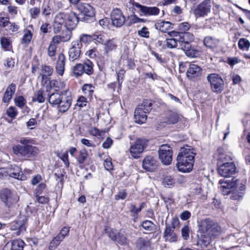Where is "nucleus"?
<instances>
[{"mask_svg": "<svg viewBox=\"0 0 250 250\" xmlns=\"http://www.w3.org/2000/svg\"><path fill=\"white\" fill-rule=\"evenodd\" d=\"M79 22L78 18L75 13L72 11L66 10L58 13L54 19L53 24L54 32L55 34L60 33L64 24V27H68L74 29Z\"/></svg>", "mask_w": 250, "mask_h": 250, "instance_id": "nucleus-1", "label": "nucleus"}, {"mask_svg": "<svg viewBox=\"0 0 250 250\" xmlns=\"http://www.w3.org/2000/svg\"><path fill=\"white\" fill-rule=\"evenodd\" d=\"M48 96L49 103L52 105H57L59 111L61 112L66 111L71 105V94L68 90L62 92L56 91L48 95Z\"/></svg>", "mask_w": 250, "mask_h": 250, "instance_id": "nucleus-2", "label": "nucleus"}, {"mask_svg": "<svg viewBox=\"0 0 250 250\" xmlns=\"http://www.w3.org/2000/svg\"><path fill=\"white\" fill-rule=\"evenodd\" d=\"M13 151L15 154L23 157L24 160L33 158L39 153V148L31 145L15 146L13 147Z\"/></svg>", "mask_w": 250, "mask_h": 250, "instance_id": "nucleus-3", "label": "nucleus"}, {"mask_svg": "<svg viewBox=\"0 0 250 250\" xmlns=\"http://www.w3.org/2000/svg\"><path fill=\"white\" fill-rule=\"evenodd\" d=\"M202 231H205L207 234L211 237H215L221 233L220 226L209 219H205L201 222L199 226Z\"/></svg>", "mask_w": 250, "mask_h": 250, "instance_id": "nucleus-4", "label": "nucleus"}, {"mask_svg": "<svg viewBox=\"0 0 250 250\" xmlns=\"http://www.w3.org/2000/svg\"><path fill=\"white\" fill-rule=\"evenodd\" d=\"M0 199L5 206L10 208L15 205L19 200L18 195L7 188L0 191Z\"/></svg>", "mask_w": 250, "mask_h": 250, "instance_id": "nucleus-5", "label": "nucleus"}, {"mask_svg": "<svg viewBox=\"0 0 250 250\" xmlns=\"http://www.w3.org/2000/svg\"><path fill=\"white\" fill-rule=\"evenodd\" d=\"M207 80L210 84L212 90L217 93H220L224 89V83L221 77L215 73L208 74Z\"/></svg>", "mask_w": 250, "mask_h": 250, "instance_id": "nucleus-6", "label": "nucleus"}, {"mask_svg": "<svg viewBox=\"0 0 250 250\" xmlns=\"http://www.w3.org/2000/svg\"><path fill=\"white\" fill-rule=\"evenodd\" d=\"M147 142L145 139L140 138L131 144L129 148L131 156L135 159L139 158L146 148Z\"/></svg>", "mask_w": 250, "mask_h": 250, "instance_id": "nucleus-7", "label": "nucleus"}, {"mask_svg": "<svg viewBox=\"0 0 250 250\" xmlns=\"http://www.w3.org/2000/svg\"><path fill=\"white\" fill-rule=\"evenodd\" d=\"M159 158L164 165H169L172 160V148L167 145L160 146L159 150Z\"/></svg>", "mask_w": 250, "mask_h": 250, "instance_id": "nucleus-8", "label": "nucleus"}, {"mask_svg": "<svg viewBox=\"0 0 250 250\" xmlns=\"http://www.w3.org/2000/svg\"><path fill=\"white\" fill-rule=\"evenodd\" d=\"M177 163L176 164L178 169L183 172H188L193 168L194 160L193 157L189 156L188 159L182 157L177 158Z\"/></svg>", "mask_w": 250, "mask_h": 250, "instance_id": "nucleus-9", "label": "nucleus"}, {"mask_svg": "<svg viewBox=\"0 0 250 250\" xmlns=\"http://www.w3.org/2000/svg\"><path fill=\"white\" fill-rule=\"evenodd\" d=\"M211 7L210 0H205L194 9L193 12L196 18L203 17L210 12Z\"/></svg>", "mask_w": 250, "mask_h": 250, "instance_id": "nucleus-10", "label": "nucleus"}, {"mask_svg": "<svg viewBox=\"0 0 250 250\" xmlns=\"http://www.w3.org/2000/svg\"><path fill=\"white\" fill-rule=\"evenodd\" d=\"M112 24L113 26L119 28L125 23V18L119 9H113L110 14Z\"/></svg>", "mask_w": 250, "mask_h": 250, "instance_id": "nucleus-11", "label": "nucleus"}, {"mask_svg": "<svg viewBox=\"0 0 250 250\" xmlns=\"http://www.w3.org/2000/svg\"><path fill=\"white\" fill-rule=\"evenodd\" d=\"M218 166V173L223 177H230L236 172V168L234 163H222Z\"/></svg>", "mask_w": 250, "mask_h": 250, "instance_id": "nucleus-12", "label": "nucleus"}, {"mask_svg": "<svg viewBox=\"0 0 250 250\" xmlns=\"http://www.w3.org/2000/svg\"><path fill=\"white\" fill-rule=\"evenodd\" d=\"M159 165V163L156 158L151 155L146 156L142 162L143 168L149 172L155 171Z\"/></svg>", "mask_w": 250, "mask_h": 250, "instance_id": "nucleus-13", "label": "nucleus"}, {"mask_svg": "<svg viewBox=\"0 0 250 250\" xmlns=\"http://www.w3.org/2000/svg\"><path fill=\"white\" fill-rule=\"evenodd\" d=\"M177 220H174L170 225H166L165 231L164 233V237L166 240L170 242H175L177 241V235L174 232L175 224L177 223Z\"/></svg>", "mask_w": 250, "mask_h": 250, "instance_id": "nucleus-14", "label": "nucleus"}, {"mask_svg": "<svg viewBox=\"0 0 250 250\" xmlns=\"http://www.w3.org/2000/svg\"><path fill=\"white\" fill-rule=\"evenodd\" d=\"M133 5L137 8L139 12H141L140 16H155L158 15L160 11L159 8L156 7H147L136 2L134 3Z\"/></svg>", "mask_w": 250, "mask_h": 250, "instance_id": "nucleus-15", "label": "nucleus"}, {"mask_svg": "<svg viewBox=\"0 0 250 250\" xmlns=\"http://www.w3.org/2000/svg\"><path fill=\"white\" fill-rule=\"evenodd\" d=\"M108 236L121 245H126L129 243L127 238L121 231L118 232L115 229L111 230L108 233Z\"/></svg>", "mask_w": 250, "mask_h": 250, "instance_id": "nucleus-16", "label": "nucleus"}, {"mask_svg": "<svg viewBox=\"0 0 250 250\" xmlns=\"http://www.w3.org/2000/svg\"><path fill=\"white\" fill-rule=\"evenodd\" d=\"M187 77L194 81L199 78L202 75L201 68L195 64H190L186 73Z\"/></svg>", "mask_w": 250, "mask_h": 250, "instance_id": "nucleus-17", "label": "nucleus"}, {"mask_svg": "<svg viewBox=\"0 0 250 250\" xmlns=\"http://www.w3.org/2000/svg\"><path fill=\"white\" fill-rule=\"evenodd\" d=\"M81 43L78 41L72 43V45L68 51L69 61L74 62L79 58L81 53Z\"/></svg>", "mask_w": 250, "mask_h": 250, "instance_id": "nucleus-18", "label": "nucleus"}, {"mask_svg": "<svg viewBox=\"0 0 250 250\" xmlns=\"http://www.w3.org/2000/svg\"><path fill=\"white\" fill-rule=\"evenodd\" d=\"M197 236V244L202 247H207L210 243V236L205 231H202L200 226Z\"/></svg>", "mask_w": 250, "mask_h": 250, "instance_id": "nucleus-19", "label": "nucleus"}, {"mask_svg": "<svg viewBox=\"0 0 250 250\" xmlns=\"http://www.w3.org/2000/svg\"><path fill=\"white\" fill-rule=\"evenodd\" d=\"M247 184V180L246 179H243L242 180L237 179L235 180L233 183L232 185L233 187L240 191V194L236 196H233L231 197V198L233 200H240L242 197V195L244 194V191L246 188V185Z\"/></svg>", "mask_w": 250, "mask_h": 250, "instance_id": "nucleus-20", "label": "nucleus"}, {"mask_svg": "<svg viewBox=\"0 0 250 250\" xmlns=\"http://www.w3.org/2000/svg\"><path fill=\"white\" fill-rule=\"evenodd\" d=\"M216 155L217 159V165H220L222 163H234L232 162V157L230 154H227L224 152L222 148H219L217 150Z\"/></svg>", "mask_w": 250, "mask_h": 250, "instance_id": "nucleus-21", "label": "nucleus"}, {"mask_svg": "<svg viewBox=\"0 0 250 250\" xmlns=\"http://www.w3.org/2000/svg\"><path fill=\"white\" fill-rule=\"evenodd\" d=\"M65 62L66 59L65 55L63 53L59 54L58 57L55 69L57 74L60 76H62L63 75Z\"/></svg>", "mask_w": 250, "mask_h": 250, "instance_id": "nucleus-22", "label": "nucleus"}, {"mask_svg": "<svg viewBox=\"0 0 250 250\" xmlns=\"http://www.w3.org/2000/svg\"><path fill=\"white\" fill-rule=\"evenodd\" d=\"M78 9L81 13L85 16L93 17L95 16V10L89 4L85 3L80 4L78 6Z\"/></svg>", "mask_w": 250, "mask_h": 250, "instance_id": "nucleus-23", "label": "nucleus"}, {"mask_svg": "<svg viewBox=\"0 0 250 250\" xmlns=\"http://www.w3.org/2000/svg\"><path fill=\"white\" fill-rule=\"evenodd\" d=\"M7 172L9 176L18 180H25L26 178L21 172V168L18 166L9 168Z\"/></svg>", "mask_w": 250, "mask_h": 250, "instance_id": "nucleus-24", "label": "nucleus"}, {"mask_svg": "<svg viewBox=\"0 0 250 250\" xmlns=\"http://www.w3.org/2000/svg\"><path fill=\"white\" fill-rule=\"evenodd\" d=\"M137 250H150V241L147 238H138L135 243Z\"/></svg>", "mask_w": 250, "mask_h": 250, "instance_id": "nucleus-25", "label": "nucleus"}, {"mask_svg": "<svg viewBox=\"0 0 250 250\" xmlns=\"http://www.w3.org/2000/svg\"><path fill=\"white\" fill-rule=\"evenodd\" d=\"M189 37L190 40L192 41L194 39V37L192 35L189 33H185L183 36V38H180L179 40V43L180 44V48L183 50L185 54L186 52L190 48L191 45L190 43L186 41V37Z\"/></svg>", "mask_w": 250, "mask_h": 250, "instance_id": "nucleus-26", "label": "nucleus"}, {"mask_svg": "<svg viewBox=\"0 0 250 250\" xmlns=\"http://www.w3.org/2000/svg\"><path fill=\"white\" fill-rule=\"evenodd\" d=\"M146 112L142 110L141 108H136L134 111V119L136 123L142 124L147 119Z\"/></svg>", "mask_w": 250, "mask_h": 250, "instance_id": "nucleus-27", "label": "nucleus"}, {"mask_svg": "<svg viewBox=\"0 0 250 250\" xmlns=\"http://www.w3.org/2000/svg\"><path fill=\"white\" fill-rule=\"evenodd\" d=\"M196 155V152L191 146H186L181 148L177 157H184L188 159L189 156L194 158Z\"/></svg>", "mask_w": 250, "mask_h": 250, "instance_id": "nucleus-28", "label": "nucleus"}, {"mask_svg": "<svg viewBox=\"0 0 250 250\" xmlns=\"http://www.w3.org/2000/svg\"><path fill=\"white\" fill-rule=\"evenodd\" d=\"M16 84L12 83L7 87L5 92H4L2 102L5 103H8L11 99L12 96L14 94L16 90Z\"/></svg>", "mask_w": 250, "mask_h": 250, "instance_id": "nucleus-29", "label": "nucleus"}, {"mask_svg": "<svg viewBox=\"0 0 250 250\" xmlns=\"http://www.w3.org/2000/svg\"><path fill=\"white\" fill-rule=\"evenodd\" d=\"M10 228L13 230H17L15 232L17 236L20 235L21 232L25 229L23 222L20 220L12 222L10 224Z\"/></svg>", "mask_w": 250, "mask_h": 250, "instance_id": "nucleus-30", "label": "nucleus"}, {"mask_svg": "<svg viewBox=\"0 0 250 250\" xmlns=\"http://www.w3.org/2000/svg\"><path fill=\"white\" fill-rule=\"evenodd\" d=\"M173 24L169 21H161L157 22L155 26L157 30L162 32H167L168 30L173 28Z\"/></svg>", "mask_w": 250, "mask_h": 250, "instance_id": "nucleus-31", "label": "nucleus"}, {"mask_svg": "<svg viewBox=\"0 0 250 250\" xmlns=\"http://www.w3.org/2000/svg\"><path fill=\"white\" fill-rule=\"evenodd\" d=\"M219 41L211 36L206 37L204 39V45L208 48H214L216 47Z\"/></svg>", "mask_w": 250, "mask_h": 250, "instance_id": "nucleus-32", "label": "nucleus"}, {"mask_svg": "<svg viewBox=\"0 0 250 250\" xmlns=\"http://www.w3.org/2000/svg\"><path fill=\"white\" fill-rule=\"evenodd\" d=\"M141 226L146 231H147L149 233L155 232L157 229L155 224H154L152 222L148 220L143 221Z\"/></svg>", "mask_w": 250, "mask_h": 250, "instance_id": "nucleus-33", "label": "nucleus"}, {"mask_svg": "<svg viewBox=\"0 0 250 250\" xmlns=\"http://www.w3.org/2000/svg\"><path fill=\"white\" fill-rule=\"evenodd\" d=\"M64 28L61 35L60 36L62 38L63 42H66L70 40L72 37V31L74 29H71L68 27H65Z\"/></svg>", "mask_w": 250, "mask_h": 250, "instance_id": "nucleus-34", "label": "nucleus"}, {"mask_svg": "<svg viewBox=\"0 0 250 250\" xmlns=\"http://www.w3.org/2000/svg\"><path fill=\"white\" fill-rule=\"evenodd\" d=\"M84 72L88 75H90L93 73V63L89 60L85 61L83 63Z\"/></svg>", "mask_w": 250, "mask_h": 250, "instance_id": "nucleus-35", "label": "nucleus"}, {"mask_svg": "<svg viewBox=\"0 0 250 250\" xmlns=\"http://www.w3.org/2000/svg\"><path fill=\"white\" fill-rule=\"evenodd\" d=\"M179 39L169 38L167 39L164 42V45L167 48L172 49L177 47L178 42L179 43Z\"/></svg>", "mask_w": 250, "mask_h": 250, "instance_id": "nucleus-36", "label": "nucleus"}, {"mask_svg": "<svg viewBox=\"0 0 250 250\" xmlns=\"http://www.w3.org/2000/svg\"><path fill=\"white\" fill-rule=\"evenodd\" d=\"M104 44V49L106 53L115 49L117 47L116 43L113 39L105 41Z\"/></svg>", "mask_w": 250, "mask_h": 250, "instance_id": "nucleus-37", "label": "nucleus"}, {"mask_svg": "<svg viewBox=\"0 0 250 250\" xmlns=\"http://www.w3.org/2000/svg\"><path fill=\"white\" fill-rule=\"evenodd\" d=\"M24 245V242L21 239H16L11 243L12 250H23Z\"/></svg>", "mask_w": 250, "mask_h": 250, "instance_id": "nucleus-38", "label": "nucleus"}, {"mask_svg": "<svg viewBox=\"0 0 250 250\" xmlns=\"http://www.w3.org/2000/svg\"><path fill=\"white\" fill-rule=\"evenodd\" d=\"M238 45L239 49L243 51H247L250 47V42L245 38H241L238 42Z\"/></svg>", "mask_w": 250, "mask_h": 250, "instance_id": "nucleus-39", "label": "nucleus"}, {"mask_svg": "<svg viewBox=\"0 0 250 250\" xmlns=\"http://www.w3.org/2000/svg\"><path fill=\"white\" fill-rule=\"evenodd\" d=\"M152 104L151 101L146 100L143 101L141 105H138L137 108H141L142 110L149 113L152 109Z\"/></svg>", "mask_w": 250, "mask_h": 250, "instance_id": "nucleus-40", "label": "nucleus"}, {"mask_svg": "<svg viewBox=\"0 0 250 250\" xmlns=\"http://www.w3.org/2000/svg\"><path fill=\"white\" fill-rule=\"evenodd\" d=\"M162 183L165 187L171 188L175 182L171 176L167 175L164 178Z\"/></svg>", "mask_w": 250, "mask_h": 250, "instance_id": "nucleus-41", "label": "nucleus"}, {"mask_svg": "<svg viewBox=\"0 0 250 250\" xmlns=\"http://www.w3.org/2000/svg\"><path fill=\"white\" fill-rule=\"evenodd\" d=\"M179 120V116L175 113H170L167 117L166 123L167 125L175 124Z\"/></svg>", "mask_w": 250, "mask_h": 250, "instance_id": "nucleus-42", "label": "nucleus"}, {"mask_svg": "<svg viewBox=\"0 0 250 250\" xmlns=\"http://www.w3.org/2000/svg\"><path fill=\"white\" fill-rule=\"evenodd\" d=\"M45 101V98L43 95V91L42 90L37 91L33 97V102H38L39 103H42Z\"/></svg>", "mask_w": 250, "mask_h": 250, "instance_id": "nucleus-43", "label": "nucleus"}, {"mask_svg": "<svg viewBox=\"0 0 250 250\" xmlns=\"http://www.w3.org/2000/svg\"><path fill=\"white\" fill-rule=\"evenodd\" d=\"M63 240L58 235L55 237L50 242L49 249L53 250L56 248L60 244L61 242Z\"/></svg>", "mask_w": 250, "mask_h": 250, "instance_id": "nucleus-44", "label": "nucleus"}, {"mask_svg": "<svg viewBox=\"0 0 250 250\" xmlns=\"http://www.w3.org/2000/svg\"><path fill=\"white\" fill-rule=\"evenodd\" d=\"M224 185L220 187L221 190H222L224 195H228L231 192L230 188L233 187L232 183L225 182Z\"/></svg>", "mask_w": 250, "mask_h": 250, "instance_id": "nucleus-45", "label": "nucleus"}, {"mask_svg": "<svg viewBox=\"0 0 250 250\" xmlns=\"http://www.w3.org/2000/svg\"><path fill=\"white\" fill-rule=\"evenodd\" d=\"M32 33L30 30L27 29L24 30L22 42L25 43H29L32 39Z\"/></svg>", "mask_w": 250, "mask_h": 250, "instance_id": "nucleus-46", "label": "nucleus"}, {"mask_svg": "<svg viewBox=\"0 0 250 250\" xmlns=\"http://www.w3.org/2000/svg\"><path fill=\"white\" fill-rule=\"evenodd\" d=\"M92 39L93 41H95L102 44H104L106 41L104 36L99 32L93 34Z\"/></svg>", "mask_w": 250, "mask_h": 250, "instance_id": "nucleus-47", "label": "nucleus"}, {"mask_svg": "<svg viewBox=\"0 0 250 250\" xmlns=\"http://www.w3.org/2000/svg\"><path fill=\"white\" fill-rule=\"evenodd\" d=\"M15 103L16 106L22 108L26 103V101L23 96H20L15 98Z\"/></svg>", "mask_w": 250, "mask_h": 250, "instance_id": "nucleus-48", "label": "nucleus"}, {"mask_svg": "<svg viewBox=\"0 0 250 250\" xmlns=\"http://www.w3.org/2000/svg\"><path fill=\"white\" fill-rule=\"evenodd\" d=\"M73 73L76 76H80L84 73L83 64L78 63L73 68Z\"/></svg>", "mask_w": 250, "mask_h": 250, "instance_id": "nucleus-49", "label": "nucleus"}, {"mask_svg": "<svg viewBox=\"0 0 250 250\" xmlns=\"http://www.w3.org/2000/svg\"><path fill=\"white\" fill-rule=\"evenodd\" d=\"M186 55L189 57L195 58L199 55V53L198 50L191 46L190 48L186 52Z\"/></svg>", "mask_w": 250, "mask_h": 250, "instance_id": "nucleus-50", "label": "nucleus"}, {"mask_svg": "<svg viewBox=\"0 0 250 250\" xmlns=\"http://www.w3.org/2000/svg\"><path fill=\"white\" fill-rule=\"evenodd\" d=\"M6 114L10 118L14 119L18 114V111L16 107L10 106L6 110Z\"/></svg>", "mask_w": 250, "mask_h": 250, "instance_id": "nucleus-51", "label": "nucleus"}, {"mask_svg": "<svg viewBox=\"0 0 250 250\" xmlns=\"http://www.w3.org/2000/svg\"><path fill=\"white\" fill-rule=\"evenodd\" d=\"M191 192L198 195L202 190V186L200 184H192L190 188Z\"/></svg>", "mask_w": 250, "mask_h": 250, "instance_id": "nucleus-52", "label": "nucleus"}, {"mask_svg": "<svg viewBox=\"0 0 250 250\" xmlns=\"http://www.w3.org/2000/svg\"><path fill=\"white\" fill-rule=\"evenodd\" d=\"M94 87L91 84H85L83 87V91L85 94L91 95L93 92Z\"/></svg>", "mask_w": 250, "mask_h": 250, "instance_id": "nucleus-53", "label": "nucleus"}, {"mask_svg": "<svg viewBox=\"0 0 250 250\" xmlns=\"http://www.w3.org/2000/svg\"><path fill=\"white\" fill-rule=\"evenodd\" d=\"M29 13L32 19H37L40 14V9L38 7H34L30 9Z\"/></svg>", "mask_w": 250, "mask_h": 250, "instance_id": "nucleus-54", "label": "nucleus"}, {"mask_svg": "<svg viewBox=\"0 0 250 250\" xmlns=\"http://www.w3.org/2000/svg\"><path fill=\"white\" fill-rule=\"evenodd\" d=\"M57 156L64 162L65 167H68L69 166V163L67 151H66L65 153L62 154H58Z\"/></svg>", "mask_w": 250, "mask_h": 250, "instance_id": "nucleus-55", "label": "nucleus"}, {"mask_svg": "<svg viewBox=\"0 0 250 250\" xmlns=\"http://www.w3.org/2000/svg\"><path fill=\"white\" fill-rule=\"evenodd\" d=\"M41 71L42 74L50 76L53 72V69L50 66L43 65L42 66Z\"/></svg>", "mask_w": 250, "mask_h": 250, "instance_id": "nucleus-56", "label": "nucleus"}, {"mask_svg": "<svg viewBox=\"0 0 250 250\" xmlns=\"http://www.w3.org/2000/svg\"><path fill=\"white\" fill-rule=\"evenodd\" d=\"M57 46L50 43L47 48V54L50 57H54L56 54Z\"/></svg>", "mask_w": 250, "mask_h": 250, "instance_id": "nucleus-57", "label": "nucleus"}, {"mask_svg": "<svg viewBox=\"0 0 250 250\" xmlns=\"http://www.w3.org/2000/svg\"><path fill=\"white\" fill-rule=\"evenodd\" d=\"M129 22L127 23V26H130L131 24L135 23H138L141 22L143 20L138 18L135 15H132L128 16Z\"/></svg>", "mask_w": 250, "mask_h": 250, "instance_id": "nucleus-58", "label": "nucleus"}, {"mask_svg": "<svg viewBox=\"0 0 250 250\" xmlns=\"http://www.w3.org/2000/svg\"><path fill=\"white\" fill-rule=\"evenodd\" d=\"M190 28L189 24L188 22H183L179 24L178 25V29L181 31V33L184 32V34H183V36L187 33L186 32L188 31Z\"/></svg>", "mask_w": 250, "mask_h": 250, "instance_id": "nucleus-59", "label": "nucleus"}, {"mask_svg": "<svg viewBox=\"0 0 250 250\" xmlns=\"http://www.w3.org/2000/svg\"><path fill=\"white\" fill-rule=\"evenodd\" d=\"M138 35L142 37L148 38L149 37V32L146 27H143L138 32Z\"/></svg>", "mask_w": 250, "mask_h": 250, "instance_id": "nucleus-60", "label": "nucleus"}, {"mask_svg": "<svg viewBox=\"0 0 250 250\" xmlns=\"http://www.w3.org/2000/svg\"><path fill=\"white\" fill-rule=\"evenodd\" d=\"M19 28V26L15 23H11L9 21L5 29L12 32H17Z\"/></svg>", "mask_w": 250, "mask_h": 250, "instance_id": "nucleus-61", "label": "nucleus"}, {"mask_svg": "<svg viewBox=\"0 0 250 250\" xmlns=\"http://www.w3.org/2000/svg\"><path fill=\"white\" fill-rule=\"evenodd\" d=\"M87 153L85 150L81 151L77 159L78 162L80 164L83 163L87 158Z\"/></svg>", "mask_w": 250, "mask_h": 250, "instance_id": "nucleus-62", "label": "nucleus"}, {"mask_svg": "<svg viewBox=\"0 0 250 250\" xmlns=\"http://www.w3.org/2000/svg\"><path fill=\"white\" fill-rule=\"evenodd\" d=\"M93 41L92 35L83 34L80 37V42L84 43H88Z\"/></svg>", "mask_w": 250, "mask_h": 250, "instance_id": "nucleus-63", "label": "nucleus"}, {"mask_svg": "<svg viewBox=\"0 0 250 250\" xmlns=\"http://www.w3.org/2000/svg\"><path fill=\"white\" fill-rule=\"evenodd\" d=\"M61 42H63L62 39L60 35L54 36L50 43L57 47V45Z\"/></svg>", "mask_w": 250, "mask_h": 250, "instance_id": "nucleus-64", "label": "nucleus"}]
</instances>
